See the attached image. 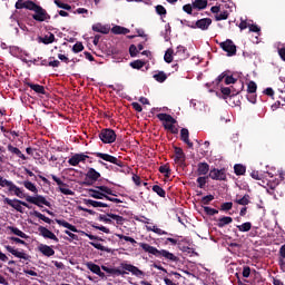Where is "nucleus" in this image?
I'll use <instances>...</instances> for the list:
<instances>
[{
	"label": "nucleus",
	"mask_w": 285,
	"mask_h": 285,
	"mask_svg": "<svg viewBox=\"0 0 285 285\" xmlns=\"http://www.w3.org/2000/svg\"><path fill=\"white\" fill-rule=\"evenodd\" d=\"M73 52H81V50H83V45L81 42H77L73 48H72Z\"/></svg>",
	"instance_id": "nucleus-53"
},
{
	"label": "nucleus",
	"mask_w": 285,
	"mask_h": 285,
	"mask_svg": "<svg viewBox=\"0 0 285 285\" xmlns=\"http://www.w3.org/2000/svg\"><path fill=\"white\" fill-rule=\"evenodd\" d=\"M94 32H100L101 35H108L110 32V29L108 27L101 24V23H96L92 26Z\"/></svg>",
	"instance_id": "nucleus-22"
},
{
	"label": "nucleus",
	"mask_w": 285,
	"mask_h": 285,
	"mask_svg": "<svg viewBox=\"0 0 285 285\" xmlns=\"http://www.w3.org/2000/svg\"><path fill=\"white\" fill-rule=\"evenodd\" d=\"M111 32L114 35H128L130 30L120 26H115L114 28H111Z\"/></svg>",
	"instance_id": "nucleus-28"
},
{
	"label": "nucleus",
	"mask_w": 285,
	"mask_h": 285,
	"mask_svg": "<svg viewBox=\"0 0 285 285\" xmlns=\"http://www.w3.org/2000/svg\"><path fill=\"white\" fill-rule=\"evenodd\" d=\"M156 12L157 14H166V8H164L161 4H158L156 6Z\"/></svg>",
	"instance_id": "nucleus-54"
},
{
	"label": "nucleus",
	"mask_w": 285,
	"mask_h": 285,
	"mask_svg": "<svg viewBox=\"0 0 285 285\" xmlns=\"http://www.w3.org/2000/svg\"><path fill=\"white\" fill-rule=\"evenodd\" d=\"M122 268L134 274L136 277H144V272L141 269H138L135 265L125 264L122 265Z\"/></svg>",
	"instance_id": "nucleus-15"
},
{
	"label": "nucleus",
	"mask_w": 285,
	"mask_h": 285,
	"mask_svg": "<svg viewBox=\"0 0 285 285\" xmlns=\"http://www.w3.org/2000/svg\"><path fill=\"white\" fill-rule=\"evenodd\" d=\"M220 48L227 52V57H233L237 55V47L233 42V40H226L219 43Z\"/></svg>",
	"instance_id": "nucleus-7"
},
{
	"label": "nucleus",
	"mask_w": 285,
	"mask_h": 285,
	"mask_svg": "<svg viewBox=\"0 0 285 285\" xmlns=\"http://www.w3.org/2000/svg\"><path fill=\"white\" fill-rule=\"evenodd\" d=\"M230 208H233V203H224L222 205L223 210H230Z\"/></svg>",
	"instance_id": "nucleus-60"
},
{
	"label": "nucleus",
	"mask_w": 285,
	"mask_h": 285,
	"mask_svg": "<svg viewBox=\"0 0 285 285\" xmlns=\"http://www.w3.org/2000/svg\"><path fill=\"white\" fill-rule=\"evenodd\" d=\"M30 10H33V12H36L32 16V18L36 21H46V19H48V13L46 12V10H43V8L37 6L35 2H33V7Z\"/></svg>",
	"instance_id": "nucleus-8"
},
{
	"label": "nucleus",
	"mask_w": 285,
	"mask_h": 285,
	"mask_svg": "<svg viewBox=\"0 0 285 285\" xmlns=\"http://www.w3.org/2000/svg\"><path fill=\"white\" fill-rule=\"evenodd\" d=\"M108 217H110V219L114 222H116V224H124V222H126V219L122 216H119L117 214H108Z\"/></svg>",
	"instance_id": "nucleus-36"
},
{
	"label": "nucleus",
	"mask_w": 285,
	"mask_h": 285,
	"mask_svg": "<svg viewBox=\"0 0 285 285\" xmlns=\"http://www.w3.org/2000/svg\"><path fill=\"white\" fill-rule=\"evenodd\" d=\"M23 186H24V188H27V190H30L31 193H35L36 195H37V193H39V189H37V185H35L32 181L24 180Z\"/></svg>",
	"instance_id": "nucleus-31"
},
{
	"label": "nucleus",
	"mask_w": 285,
	"mask_h": 285,
	"mask_svg": "<svg viewBox=\"0 0 285 285\" xmlns=\"http://www.w3.org/2000/svg\"><path fill=\"white\" fill-rule=\"evenodd\" d=\"M3 204H8V206H11V208H14V210H17L18 213H23V207L24 208H30V205H28V203L23 202V200H19V199H10L8 197H6L3 199Z\"/></svg>",
	"instance_id": "nucleus-4"
},
{
	"label": "nucleus",
	"mask_w": 285,
	"mask_h": 285,
	"mask_svg": "<svg viewBox=\"0 0 285 285\" xmlns=\"http://www.w3.org/2000/svg\"><path fill=\"white\" fill-rule=\"evenodd\" d=\"M153 190H154V193H157L159 195V197H166V191L160 186L155 185L153 187Z\"/></svg>",
	"instance_id": "nucleus-42"
},
{
	"label": "nucleus",
	"mask_w": 285,
	"mask_h": 285,
	"mask_svg": "<svg viewBox=\"0 0 285 285\" xmlns=\"http://www.w3.org/2000/svg\"><path fill=\"white\" fill-rule=\"evenodd\" d=\"M175 57H178L177 61H183V59H187L186 47L178 46L175 52Z\"/></svg>",
	"instance_id": "nucleus-18"
},
{
	"label": "nucleus",
	"mask_w": 285,
	"mask_h": 285,
	"mask_svg": "<svg viewBox=\"0 0 285 285\" xmlns=\"http://www.w3.org/2000/svg\"><path fill=\"white\" fill-rule=\"evenodd\" d=\"M147 230H151L153 233H156V235H168L166 230H163L161 228L157 226H149L147 227Z\"/></svg>",
	"instance_id": "nucleus-37"
},
{
	"label": "nucleus",
	"mask_w": 285,
	"mask_h": 285,
	"mask_svg": "<svg viewBox=\"0 0 285 285\" xmlns=\"http://www.w3.org/2000/svg\"><path fill=\"white\" fill-rule=\"evenodd\" d=\"M85 204L87 206H92L94 208H108V204L101 203V202H97V200H92V199H86Z\"/></svg>",
	"instance_id": "nucleus-20"
},
{
	"label": "nucleus",
	"mask_w": 285,
	"mask_h": 285,
	"mask_svg": "<svg viewBox=\"0 0 285 285\" xmlns=\"http://www.w3.org/2000/svg\"><path fill=\"white\" fill-rule=\"evenodd\" d=\"M159 173H161L163 175H166V177H168V175H170V168H168V166H160L159 167Z\"/></svg>",
	"instance_id": "nucleus-49"
},
{
	"label": "nucleus",
	"mask_w": 285,
	"mask_h": 285,
	"mask_svg": "<svg viewBox=\"0 0 285 285\" xmlns=\"http://www.w3.org/2000/svg\"><path fill=\"white\" fill-rule=\"evenodd\" d=\"M228 224H233V218L230 216H225L218 219L219 228H224V226H228Z\"/></svg>",
	"instance_id": "nucleus-29"
},
{
	"label": "nucleus",
	"mask_w": 285,
	"mask_h": 285,
	"mask_svg": "<svg viewBox=\"0 0 285 285\" xmlns=\"http://www.w3.org/2000/svg\"><path fill=\"white\" fill-rule=\"evenodd\" d=\"M247 92H257V83L255 81H249L247 85Z\"/></svg>",
	"instance_id": "nucleus-43"
},
{
	"label": "nucleus",
	"mask_w": 285,
	"mask_h": 285,
	"mask_svg": "<svg viewBox=\"0 0 285 285\" xmlns=\"http://www.w3.org/2000/svg\"><path fill=\"white\" fill-rule=\"evenodd\" d=\"M87 177H89V179H94V181H97V179H99V177H101V174H99L94 168H90L87 173Z\"/></svg>",
	"instance_id": "nucleus-33"
},
{
	"label": "nucleus",
	"mask_w": 285,
	"mask_h": 285,
	"mask_svg": "<svg viewBox=\"0 0 285 285\" xmlns=\"http://www.w3.org/2000/svg\"><path fill=\"white\" fill-rule=\"evenodd\" d=\"M56 6H58V8H62L63 10H71V7L69 4L66 3H61L59 0H55Z\"/></svg>",
	"instance_id": "nucleus-50"
},
{
	"label": "nucleus",
	"mask_w": 285,
	"mask_h": 285,
	"mask_svg": "<svg viewBox=\"0 0 285 285\" xmlns=\"http://www.w3.org/2000/svg\"><path fill=\"white\" fill-rule=\"evenodd\" d=\"M237 228L240 233H248V230L253 228V225L250 223H244L242 225H237Z\"/></svg>",
	"instance_id": "nucleus-35"
},
{
	"label": "nucleus",
	"mask_w": 285,
	"mask_h": 285,
	"mask_svg": "<svg viewBox=\"0 0 285 285\" xmlns=\"http://www.w3.org/2000/svg\"><path fill=\"white\" fill-rule=\"evenodd\" d=\"M10 153H13V155H21V150L17 147L9 146Z\"/></svg>",
	"instance_id": "nucleus-61"
},
{
	"label": "nucleus",
	"mask_w": 285,
	"mask_h": 285,
	"mask_svg": "<svg viewBox=\"0 0 285 285\" xmlns=\"http://www.w3.org/2000/svg\"><path fill=\"white\" fill-rule=\"evenodd\" d=\"M33 3L32 1H24L23 0H18L16 2V8L17 10H21L23 8H26L27 10H30L31 8H33Z\"/></svg>",
	"instance_id": "nucleus-19"
},
{
	"label": "nucleus",
	"mask_w": 285,
	"mask_h": 285,
	"mask_svg": "<svg viewBox=\"0 0 285 285\" xmlns=\"http://www.w3.org/2000/svg\"><path fill=\"white\" fill-rule=\"evenodd\" d=\"M97 189L104 195H112V189L108 188L107 186H98Z\"/></svg>",
	"instance_id": "nucleus-45"
},
{
	"label": "nucleus",
	"mask_w": 285,
	"mask_h": 285,
	"mask_svg": "<svg viewBox=\"0 0 285 285\" xmlns=\"http://www.w3.org/2000/svg\"><path fill=\"white\" fill-rule=\"evenodd\" d=\"M87 268L91 271V273H95V275H98L99 277H104V272H101V267L95 263H87Z\"/></svg>",
	"instance_id": "nucleus-17"
},
{
	"label": "nucleus",
	"mask_w": 285,
	"mask_h": 285,
	"mask_svg": "<svg viewBox=\"0 0 285 285\" xmlns=\"http://www.w3.org/2000/svg\"><path fill=\"white\" fill-rule=\"evenodd\" d=\"M129 52H130L131 57H137V53L139 52V50L137 49V47L135 45H131L129 47Z\"/></svg>",
	"instance_id": "nucleus-51"
},
{
	"label": "nucleus",
	"mask_w": 285,
	"mask_h": 285,
	"mask_svg": "<svg viewBox=\"0 0 285 285\" xmlns=\"http://www.w3.org/2000/svg\"><path fill=\"white\" fill-rule=\"evenodd\" d=\"M158 119L160 121H164V126L167 130H170V132H177V127H175V124H177V120L173 118V116L167 114H158Z\"/></svg>",
	"instance_id": "nucleus-3"
},
{
	"label": "nucleus",
	"mask_w": 285,
	"mask_h": 285,
	"mask_svg": "<svg viewBox=\"0 0 285 285\" xmlns=\"http://www.w3.org/2000/svg\"><path fill=\"white\" fill-rule=\"evenodd\" d=\"M94 248H97V250H105L106 253H110V249H108L106 246L99 244V243H90Z\"/></svg>",
	"instance_id": "nucleus-44"
},
{
	"label": "nucleus",
	"mask_w": 285,
	"mask_h": 285,
	"mask_svg": "<svg viewBox=\"0 0 285 285\" xmlns=\"http://www.w3.org/2000/svg\"><path fill=\"white\" fill-rule=\"evenodd\" d=\"M222 92H223L226 97H228V96L230 95L232 90H230L229 87H223V88H222Z\"/></svg>",
	"instance_id": "nucleus-63"
},
{
	"label": "nucleus",
	"mask_w": 285,
	"mask_h": 285,
	"mask_svg": "<svg viewBox=\"0 0 285 285\" xmlns=\"http://www.w3.org/2000/svg\"><path fill=\"white\" fill-rule=\"evenodd\" d=\"M38 232L42 237H45V239H52L53 242H59L57 235H55V233L43 226L38 227Z\"/></svg>",
	"instance_id": "nucleus-11"
},
{
	"label": "nucleus",
	"mask_w": 285,
	"mask_h": 285,
	"mask_svg": "<svg viewBox=\"0 0 285 285\" xmlns=\"http://www.w3.org/2000/svg\"><path fill=\"white\" fill-rule=\"evenodd\" d=\"M180 137H181L183 141H185V144H188V146H193V144L188 139V129H181Z\"/></svg>",
	"instance_id": "nucleus-39"
},
{
	"label": "nucleus",
	"mask_w": 285,
	"mask_h": 285,
	"mask_svg": "<svg viewBox=\"0 0 285 285\" xmlns=\"http://www.w3.org/2000/svg\"><path fill=\"white\" fill-rule=\"evenodd\" d=\"M27 86L29 88H31V90H33L38 95H46V88H43V86H41V85H35V83H31V82H27Z\"/></svg>",
	"instance_id": "nucleus-23"
},
{
	"label": "nucleus",
	"mask_w": 285,
	"mask_h": 285,
	"mask_svg": "<svg viewBox=\"0 0 285 285\" xmlns=\"http://www.w3.org/2000/svg\"><path fill=\"white\" fill-rule=\"evenodd\" d=\"M210 179H216L219 181L226 180V171L224 169H212L209 171Z\"/></svg>",
	"instance_id": "nucleus-12"
},
{
	"label": "nucleus",
	"mask_w": 285,
	"mask_h": 285,
	"mask_svg": "<svg viewBox=\"0 0 285 285\" xmlns=\"http://www.w3.org/2000/svg\"><path fill=\"white\" fill-rule=\"evenodd\" d=\"M38 250L42 253V255H45L46 257H52V255H55V249H52V247L48 245L40 244L38 246Z\"/></svg>",
	"instance_id": "nucleus-16"
},
{
	"label": "nucleus",
	"mask_w": 285,
	"mask_h": 285,
	"mask_svg": "<svg viewBox=\"0 0 285 285\" xmlns=\"http://www.w3.org/2000/svg\"><path fill=\"white\" fill-rule=\"evenodd\" d=\"M249 196L245 195L243 198L236 199V204H239V206H248L249 204Z\"/></svg>",
	"instance_id": "nucleus-40"
},
{
	"label": "nucleus",
	"mask_w": 285,
	"mask_h": 285,
	"mask_svg": "<svg viewBox=\"0 0 285 285\" xmlns=\"http://www.w3.org/2000/svg\"><path fill=\"white\" fill-rule=\"evenodd\" d=\"M175 55V51L173 49H167L164 56V60L166 63H173V57Z\"/></svg>",
	"instance_id": "nucleus-34"
},
{
	"label": "nucleus",
	"mask_w": 285,
	"mask_h": 285,
	"mask_svg": "<svg viewBox=\"0 0 285 285\" xmlns=\"http://www.w3.org/2000/svg\"><path fill=\"white\" fill-rule=\"evenodd\" d=\"M212 23H213V20L210 18H203L196 21L194 26H190V28H198L199 30H208Z\"/></svg>",
	"instance_id": "nucleus-10"
},
{
	"label": "nucleus",
	"mask_w": 285,
	"mask_h": 285,
	"mask_svg": "<svg viewBox=\"0 0 285 285\" xmlns=\"http://www.w3.org/2000/svg\"><path fill=\"white\" fill-rule=\"evenodd\" d=\"M26 202H28L29 204H35V206H39V208H41V206H48L50 207V202H48L46 199V197L41 196V195H37V196H30V195H26L24 196Z\"/></svg>",
	"instance_id": "nucleus-5"
},
{
	"label": "nucleus",
	"mask_w": 285,
	"mask_h": 285,
	"mask_svg": "<svg viewBox=\"0 0 285 285\" xmlns=\"http://www.w3.org/2000/svg\"><path fill=\"white\" fill-rule=\"evenodd\" d=\"M59 190H60V193H62V195H75V191H72V189H69L65 186L59 187Z\"/></svg>",
	"instance_id": "nucleus-48"
},
{
	"label": "nucleus",
	"mask_w": 285,
	"mask_h": 285,
	"mask_svg": "<svg viewBox=\"0 0 285 285\" xmlns=\"http://www.w3.org/2000/svg\"><path fill=\"white\" fill-rule=\"evenodd\" d=\"M6 250H8V253H11V255H13L14 257H18L19 259H24L28 262V259H30V256L23 252H19L17 249H13L12 246L7 245Z\"/></svg>",
	"instance_id": "nucleus-13"
},
{
	"label": "nucleus",
	"mask_w": 285,
	"mask_h": 285,
	"mask_svg": "<svg viewBox=\"0 0 285 285\" xmlns=\"http://www.w3.org/2000/svg\"><path fill=\"white\" fill-rule=\"evenodd\" d=\"M235 81H237L235 78H233L232 76H227L226 78H225V83L227 85V86H230V83H235Z\"/></svg>",
	"instance_id": "nucleus-59"
},
{
	"label": "nucleus",
	"mask_w": 285,
	"mask_h": 285,
	"mask_svg": "<svg viewBox=\"0 0 285 285\" xmlns=\"http://www.w3.org/2000/svg\"><path fill=\"white\" fill-rule=\"evenodd\" d=\"M0 186L2 188H8L9 193H13V195H16V197H19V199H26V194L23 193V190H21V188H19L17 185H14V183L4 179L3 177L0 176Z\"/></svg>",
	"instance_id": "nucleus-2"
},
{
	"label": "nucleus",
	"mask_w": 285,
	"mask_h": 285,
	"mask_svg": "<svg viewBox=\"0 0 285 285\" xmlns=\"http://www.w3.org/2000/svg\"><path fill=\"white\" fill-rule=\"evenodd\" d=\"M9 230L13 234L17 235L18 237H21L22 239H28V235H26V233H23L22 230H20L17 227H8Z\"/></svg>",
	"instance_id": "nucleus-32"
},
{
	"label": "nucleus",
	"mask_w": 285,
	"mask_h": 285,
	"mask_svg": "<svg viewBox=\"0 0 285 285\" xmlns=\"http://www.w3.org/2000/svg\"><path fill=\"white\" fill-rule=\"evenodd\" d=\"M185 159H186V156H184V150H181V148H176L175 149L176 164H184Z\"/></svg>",
	"instance_id": "nucleus-21"
},
{
	"label": "nucleus",
	"mask_w": 285,
	"mask_h": 285,
	"mask_svg": "<svg viewBox=\"0 0 285 285\" xmlns=\"http://www.w3.org/2000/svg\"><path fill=\"white\" fill-rule=\"evenodd\" d=\"M96 157H99V159H104V161H109V164H115L116 166H119L120 168L124 166L121 160H119L117 157L108 155V154L97 153Z\"/></svg>",
	"instance_id": "nucleus-9"
},
{
	"label": "nucleus",
	"mask_w": 285,
	"mask_h": 285,
	"mask_svg": "<svg viewBox=\"0 0 285 285\" xmlns=\"http://www.w3.org/2000/svg\"><path fill=\"white\" fill-rule=\"evenodd\" d=\"M210 170V167L206 163L198 164L197 173L198 175H208V171Z\"/></svg>",
	"instance_id": "nucleus-27"
},
{
	"label": "nucleus",
	"mask_w": 285,
	"mask_h": 285,
	"mask_svg": "<svg viewBox=\"0 0 285 285\" xmlns=\"http://www.w3.org/2000/svg\"><path fill=\"white\" fill-rule=\"evenodd\" d=\"M208 6V0H194L193 8L195 10H204Z\"/></svg>",
	"instance_id": "nucleus-24"
},
{
	"label": "nucleus",
	"mask_w": 285,
	"mask_h": 285,
	"mask_svg": "<svg viewBox=\"0 0 285 285\" xmlns=\"http://www.w3.org/2000/svg\"><path fill=\"white\" fill-rule=\"evenodd\" d=\"M96 230H101L102 233H106V235H110V229L106 226H95Z\"/></svg>",
	"instance_id": "nucleus-56"
},
{
	"label": "nucleus",
	"mask_w": 285,
	"mask_h": 285,
	"mask_svg": "<svg viewBox=\"0 0 285 285\" xmlns=\"http://www.w3.org/2000/svg\"><path fill=\"white\" fill-rule=\"evenodd\" d=\"M154 79H156V81H159L160 83H164V81L166 79H168V76H166V73L164 71H160V72L154 75Z\"/></svg>",
	"instance_id": "nucleus-38"
},
{
	"label": "nucleus",
	"mask_w": 285,
	"mask_h": 285,
	"mask_svg": "<svg viewBox=\"0 0 285 285\" xmlns=\"http://www.w3.org/2000/svg\"><path fill=\"white\" fill-rule=\"evenodd\" d=\"M89 197H94V199H105L106 194L97 190V189H88Z\"/></svg>",
	"instance_id": "nucleus-26"
},
{
	"label": "nucleus",
	"mask_w": 285,
	"mask_h": 285,
	"mask_svg": "<svg viewBox=\"0 0 285 285\" xmlns=\"http://www.w3.org/2000/svg\"><path fill=\"white\" fill-rule=\"evenodd\" d=\"M213 199H215V197L213 195L205 196L203 198V204H208L209 202H213Z\"/></svg>",
	"instance_id": "nucleus-62"
},
{
	"label": "nucleus",
	"mask_w": 285,
	"mask_h": 285,
	"mask_svg": "<svg viewBox=\"0 0 285 285\" xmlns=\"http://www.w3.org/2000/svg\"><path fill=\"white\" fill-rule=\"evenodd\" d=\"M100 222H105V224H112V220L110 218V216L107 215H102L99 217Z\"/></svg>",
	"instance_id": "nucleus-52"
},
{
	"label": "nucleus",
	"mask_w": 285,
	"mask_h": 285,
	"mask_svg": "<svg viewBox=\"0 0 285 285\" xmlns=\"http://www.w3.org/2000/svg\"><path fill=\"white\" fill-rule=\"evenodd\" d=\"M139 246L140 248H142V250H145V253H150V255H156V257H159V255H161L163 257L169 259L170 262H177V256L166 249L159 250L156 247L150 246L149 244L146 243H140Z\"/></svg>",
	"instance_id": "nucleus-1"
},
{
	"label": "nucleus",
	"mask_w": 285,
	"mask_h": 285,
	"mask_svg": "<svg viewBox=\"0 0 285 285\" xmlns=\"http://www.w3.org/2000/svg\"><path fill=\"white\" fill-rule=\"evenodd\" d=\"M243 277H250V267L245 266L243 268Z\"/></svg>",
	"instance_id": "nucleus-58"
},
{
	"label": "nucleus",
	"mask_w": 285,
	"mask_h": 285,
	"mask_svg": "<svg viewBox=\"0 0 285 285\" xmlns=\"http://www.w3.org/2000/svg\"><path fill=\"white\" fill-rule=\"evenodd\" d=\"M234 170L236 175H244V173H246V167H244V165H235Z\"/></svg>",
	"instance_id": "nucleus-41"
},
{
	"label": "nucleus",
	"mask_w": 285,
	"mask_h": 285,
	"mask_svg": "<svg viewBox=\"0 0 285 285\" xmlns=\"http://www.w3.org/2000/svg\"><path fill=\"white\" fill-rule=\"evenodd\" d=\"M130 66L131 68L139 70L140 68H144V62H141V60H136L131 62Z\"/></svg>",
	"instance_id": "nucleus-47"
},
{
	"label": "nucleus",
	"mask_w": 285,
	"mask_h": 285,
	"mask_svg": "<svg viewBox=\"0 0 285 285\" xmlns=\"http://www.w3.org/2000/svg\"><path fill=\"white\" fill-rule=\"evenodd\" d=\"M57 224L59 226H62L63 228H68V230H71V233H79L77 227H75L73 225H71L70 223H68L66 220H57Z\"/></svg>",
	"instance_id": "nucleus-25"
},
{
	"label": "nucleus",
	"mask_w": 285,
	"mask_h": 285,
	"mask_svg": "<svg viewBox=\"0 0 285 285\" xmlns=\"http://www.w3.org/2000/svg\"><path fill=\"white\" fill-rule=\"evenodd\" d=\"M197 184H198L199 188H204V186H206V177H198Z\"/></svg>",
	"instance_id": "nucleus-55"
},
{
	"label": "nucleus",
	"mask_w": 285,
	"mask_h": 285,
	"mask_svg": "<svg viewBox=\"0 0 285 285\" xmlns=\"http://www.w3.org/2000/svg\"><path fill=\"white\" fill-rule=\"evenodd\" d=\"M99 137L104 144H112L117 139V135L115 134V130L111 129H105L99 134Z\"/></svg>",
	"instance_id": "nucleus-6"
},
{
	"label": "nucleus",
	"mask_w": 285,
	"mask_h": 285,
	"mask_svg": "<svg viewBox=\"0 0 285 285\" xmlns=\"http://www.w3.org/2000/svg\"><path fill=\"white\" fill-rule=\"evenodd\" d=\"M39 41L41 43H45L46 46H48L49 43H55V36L52 33H48L43 38L40 37Z\"/></svg>",
	"instance_id": "nucleus-30"
},
{
	"label": "nucleus",
	"mask_w": 285,
	"mask_h": 285,
	"mask_svg": "<svg viewBox=\"0 0 285 285\" xmlns=\"http://www.w3.org/2000/svg\"><path fill=\"white\" fill-rule=\"evenodd\" d=\"M279 57L285 61V48L278 50Z\"/></svg>",
	"instance_id": "nucleus-64"
},
{
	"label": "nucleus",
	"mask_w": 285,
	"mask_h": 285,
	"mask_svg": "<svg viewBox=\"0 0 285 285\" xmlns=\"http://www.w3.org/2000/svg\"><path fill=\"white\" fill-rule=\"evenodd\" d=\"M226 19H228V12L226 11L216 14V21H224Z\"/></svg>",
	"instance_id": "nucleus-46"
},
{
	"label": "nucleus",
	"mask_w": 285,
	"mask_h": 285,
	"mask_svg": "<svg viewBox=\"0 0 285 285\" xmlns=\"http://www.w3.org/2000/svg\"><path fill=\"white\" fill-rule=\"evenodd\" d=\"M86 159H88L87 155L76 154L68 160V164H70V166H79V164H81V161H86Z\"/></svg>",
	"instance_id": "nucleus-14"
},
{
	"label": "nucleus",
	"mask_w": 285,
	"mask_h": 285,
	"mask_svg": "<svg viewBox=\"0 0 285 285\" xmlns=\"http://www.w3.org/2000/svg\"><path fill=\"white\" fill-rule=\"evenodd\" d=\"M183 10L184 12H187V14H193V4H185Z\"/></svg>",
	"instance_id": "nucleus-57"
}]
</instances>
